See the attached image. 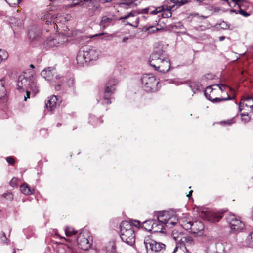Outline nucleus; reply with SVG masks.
<instances>
[{
	"instance_id": "obj_52",
	"label": "nucleus",
	"mask_w": 253,
	"mask_h": 253,
	"mask_svg": "<svg viewBox=\"0 0 253 253\" xmlns=\"http://www.w3.org/2000/svg\"><path fill=\"white\" fill-rule=\"evenodd\" d=\"M94 119L95 120V121H98L99 120L98 119L95 118V117L93 116H91L90 117V120L89 121V122L92 123V119ZM93 122H94V120L92 121V123H93Z\"/></svg>"
},
{
	"instance_id": "obj_34",
	"label": "nucleus",
	"mask_w": 253,
	"mask_h": 253,
	"mask_svg": "<svg viewBox=\"0 0 253 253\" xmlns=\"http://www.w3.org/2000/svg\"><path fill=\"white\" fill-rule=\"evenodd\" d=\"M29 89H30L34 94H36L38 93L39 89H38V86L37 84V83L34 82L33 80L31 81V83H30Z\"/></svg>"
},
{
	"instance_id": "obj_57",
	"label": "nucleus",
	"mask_w": 253,
	"mask_h": 253,
	"mask_svg": "<svg viewBox=\"0 0 253 253\" xmlns=\"http://www.w3.org/2000/svg\"><path fill=\"white\" fill-rule=\"evenodd\" d=\"M225 37L224 36H221L219 37V41H222L223 40H224L225 39Z\"/></svg>"
},
{
	"instance_id": "obj_18",
	"label": "nucleus",
	"mask_w": 253,
	"mask_h": 253,
	"mask_svg": "<svg viewBox=\"0 0 253 253\" xmlns=\"http://www.w3.org/2000/svg\"><path fill=\"white\" fill-rule=\"evenodd\" d=\"M55 69L52 67H48L43 70L41 72V76L46 80L52 82L54 80Z\"/></svg>"
},
{
	"instance_id": "obj_16",
	"label": "nucleus",
	"mask_w": 253,
	"mask_h": 253,
	"mask_svg": "<svg viewBox=\"0 0 253 253\" xmlns=\"http://www.w3.org/2000/svg\"><path fill=\"white\" fill-rule=\"evenodd\" d=\"M164 7V10H162L161 12V15L163 18H169L172 15L171 10H175L174 8V4H172L171 2L168 1L166 4L162 5Z\"/></svg>"
},
{
	"instance_id": "obj_19",
	"label": "nucleus",
	"mask_w": 253,
	"mask_h": 253,
	"mask_svg": "<svg viewBox=\"0 0 253 253\" xmlns=\"http://www.w3.org/2000/svg\"><path fill=\"white\" fill-rule=\"evenodd\" d=\"M60 102V101L58 100L56 96L53 95L47 100L45 106L47 110L51 111L56 108L57 105L59 104Z\"/></svg>"
},
{
	"instance_id": "obj_1",
	"label": "nucleus",
	"mask_w": 253,
	"mask_h": 253,
	"mask_svg": "<svg viewBox=\"0 0 253 253\" xmlns=\"http://www.w3.org/2000/svg\"><path fill=\"white\" fill-rule=\"evenodd\" d=\"M149 63L155 70L161 73L167 72L170 68L169 60L161 49H155L150 56Z\"/></svg>"
},
{
	"instance_id": "obj_42",
	"label": "nucleus",
	"mask_w": 253,
	"mask_h": 253,
	"mask_svg": "<svg viewBox=\"0 0 253 253\" xmlns=\"http://www.w3.org/2000/svg\"><path fill=\"white\" fill-rule=\"evenodd\" d=\"M75 80L73 78H70L68 81H67V84L70 87H72L74 86L75 85Z\"/></svg>"
},
{
	"instance_id": "obj_54",
	"label": "nucleus",
	"mask_w": 253,
	"mask_h": 253,
	"mask_svg": "<svg viewBox=\"0 0 253 253\" xmlns=\"http://www.w3.org/2000/svg\"><path fill=\"white\" fill-rule=\"evenodd\" d=\"M51 22H52V21H51L49 20H48V18H46V22H45V24H46V25L50 24H51Z\"/></svg>"
},
{
	"instance_id": "obj_25",
	"label": "nucleus",
	"mask_w": 253,
	"mask_h": 253,
	"mask_svg": "<svg viewBox=\"0 0 253 253\" xmlns=\"http://www.w3.org/2000/svg\"><path fill=\"white\" fill-rule=\"evenodd\" d=\"M184 235L185 234L182 232L178 231L176 229L173 230L171 233V236L176 242V244H179Z\"/></svg>"
},
{
	"instance_id": "obj_48",
	"label": "nucleus",
	"mask_w": 253,
	"mask_h": 253,
	"mask_svg": "<svg viewBox=\"0 0 253 253\" xmlns=\"http://www.w3.org/2000/svg\"><path fill=\"white\" fill-rule=\"evenodd\" d=\"M26 92V96H24V100L26 101L27 98H30V91L29 90V89H25Z\"/></svg>"
},
{
	"instance_id": "obj_30",
	"label": "nucleus",
	"mask_w": 253,
	"mask_h": 253,
	"mask_svg": "<svg viewBox=\"0 0 253 253\" xmlns=\"http://www.w3.org/2000/svg\"><path fill=\"white\" fill-rule=\"evenodd\" d=\"M7 94L6 89L4 85V82L3 80H0V99L3 98Z\"/></svg>"
},
{
	"instance_id": "obj_8",
	"label": "nucleus",
	"mask_w": 253,
	"mask_h": 253,
	"mask_svg": "<svg viewBox=\"0 0 253 253\" xmlns=\"http://www.w3.org/2000/svg\"><path fill=\"white\" fill-rule=\"evenodd\" d=\"M144 243L147 253H157L164 250L166 248L164 244L151 239L145 240Z\"/></svg>"
},
{
	"instance_id": "obj_50",
	"label": "nucleus",
	"mask_w": 253,
	"mask_h": 253,
	"mask_svg": "<svg viewBox=\"0 0 253 253\" xmlns=\"http://www.w3.org/2000/svg\"><path fill=\"white\" fill-rule=\"evenodd\" d=\"M133 224L136 227H140L141 226L140 222L137 220H135L134 223H133Z\"/></svg>"
},
{
	"instance_id": "obj_9",
	"label": "nucleus",
	"mask_w": 253,
	"mask_h": 253,
	"mask_svg": "<svg viewBox=\"0 0 253 253\" xmlns=\"http://www.w3.org/2000/svg\"><path fill=\"white\" fill-rule=\"evenodd\" d=\"M141 13L136 10H133L124 16L120 17L119 20H123L125 25H128L134 27H137L139 25V18L138 15Z\"/></svg>"
},
{
	"instance_id": "obj_41",
	"label": "nucleus",
	"mask_w": 253,
	"mask_h": 253,
	"mask_svg": "<svg viewBox=\"0 0 253 253\" xmlns=\"http://www.w3.org/2000/svg\"><path fill=\"white\" fill-rule=\"evenodd\" d=\"M0 239L3 243H7L9 242V240L6 236L5 234L3 232L0 233Z\"/></svg>"
},
{
	"instance_id": "obj_5",
	"label": "nucleus",
	"mask_w": 253,
	"mask_h": 253,
	"mask_svg": "<svg viewBox=\"0 0 253 253\" xmlns=\"http://www.w3.org/2000/svg\"><path fill=\"white\" fill-rule=\"evenodd\" d=\"M156 220L159 224H162L163 226V230L165 226L171 227L177 223L178 219L175 216H172L167 211H159L156 214Z\"/></svg>"
},
{
	"instance_id": "obj_20",
	"label": "nucleus",
	"mask_w": 253,
	"mask_h": 253,
	"mask_svg": "<svg viewBox=\"0 0 253 253\" xmlns=\"http://www.w3.org/2000/svg\"><path fill=\"white\" fill-rule=\"evenodd\" d=\"M28 36L31 41H37L40 39L42 36L41 30L37 28H32L28 33Z\"/></svg>"
},
{
	"instance_id": "obj_64",
	"label": "nucleus",
	"mask_w": 253,
	"mask_h": 253,
	"mask_svg": "<svg viewBox=\"0 0 253 253\" xmlns=\"http://www.w3.org/2000/svg\"><path fill=\"white\" fill-rule=\"evenodd\" d=\"M252 212H253V208H252Z\"/></svg>"
},
{
	"instance_id": "obj_28",
	"label": "nucleus",
	"mask_w": 253,
	"mask_h": 253,
	"mask_svg": "<svg viewBox=\"0 0 253 253\" xmlns=\"http://www.w3.org/2000/svg\"><path fill=\"white\" fill-rule=\"evenodd\" d=\"M233 2L235 3V4H237L239 8V10L238 11V13L245 16V17H248L249 16V14L246 12H245L244 10L242 9L241 8V3L243 2L244 1V0H231Z\"/></svg>"
},
{
	"instance_id": "obj_40",
	"label": "nucleus",
	"mask_w": 253,
	"mask_h": 253,
	"mask_svg": "<svg viewBox=\"0 0 253 253\" xmlns=\"http://www.w3.org/2000/svg\"><path fill=\"white\" fill-rule=\"evenodd\" d=\"M241 116L242 120L245 123H247L250 120V117L249 116L248 113H242L241 114Z\"/></svg>"
},
{
	"instance_id": "obj_62",
	"label": "nucleus",
	"mask_w": 253,
	"mask_h": 253,
	"mask_svg": "<svg viewBox=\"0 0 253 253\" xmlns=\"http://www.w3.org/2000/svg\"><path fill=\"white\" fill-rule=\"evenodd\" d=\"M59 41L58 40V38H57V41H54V42H58Z\"/></svg>"
},
{
	"instance_id": "obj_3",
	"label": "nucleus",
	"mask_w": 253,
	"mask_h": 253,
	"mask_svg": "<svg viewBox=\"0 0 253 253\" xmlns=\"http://www.w3.org/2000/svg\"><path fill=\"white\" fill-rule=\"evenodd\" d=\"M120 228L122 240L129 245L134 244L135 234L132 225L127 221H123L121 222Z\"/></svg>"
},
{
	"instance_id": "obj_4",
	"label": "nucleus",
	"mask_w": 253,
	"mask_h": 253,
	"mask_svg": "<svg viewBox=\"0 0 253 253\" xmlns=\"http://www.w3.org/2000/svg\"><path fill=\"white\" fill-rule=\"evenodd\" d=\"M159 83V80L152 74H144L141 78L142 87L147 92H153L157 91L158 89L157 86Z\"/></svg>"
},
{
	"instance_id": "obj_39",
	"label": "nucleus",
	"mask_w": 253,
	"mask_h": 253,
	"mask_svg": "<svg viewBox=\"0 0 253 253\" xmlns=\"http://www.w3.org/2000/svg\"><path fill=\"white\" fill-rule=\"evenodd\" d=\"M5 1L11 6H14L18 4L21 0H5Z\"/></svg>"
},
{
	"instance_id": "obj_58",
	"label": "nucleus",
	"mask_w": 253,
	"mask_h": 253,
	"mask_svg": "<svg viewBox=\"0 0 253 253\" xmlns=\"http://www.w3.org/2000/svg\"><path fill=\"white\" fill-rule=\"evenodd\" d=\"M89 253H96V251L95 250H91V251L89 252Z\"/></svg>"
},
{
	"instance_id": "obj_49",
	"label": "nucleus",
	"mask_w": 253,
	"mask_h": 253,
	"mask_svg": "<svg viewBox=\"0 0 253 253\" xmlns=\"http://www.w3.org/2000/svg\"><path fill=\"white\" fill-rule=\"evenodd\" d=\"M224 123H226L228 125H231L234 123V119L232 118L230 120H228L226 121H224Z\"/></svg>"
},
{
	"instance_id": "obj_31",
	"label": "nucleus",
	"mask_w": 253,
	"mask_h": 253,
	"mask_svg": "<svg viewBox=\"0 0 253 253\" xmlns=\"http://www.w3.org/2000/svg\"><path fill=\"white\" fill-rule=\"evenodd\" d=\"M99 2L103 3L101 0H92L90 4L92 6V10L94 12L100 11Z\"/></svg>"
},
{
	"instance_id": "obj_35",
	"label": "nucleus",
	"mask_w": 253,
	"mask_h": 253,
	"mask_svg": "<svg viewBox=\"0 0 253 253\" xmlns=\"http://www.w3.org/2000/svg\"><path fill=\"white\" fill-rule=\"evenodd\" d=\"M65 232L67 236H71L72 235L75 234L77 233V231L72 227H67L65 230Z\"/></svg>"
},
{
	"instance_id": "obj_63",
	"label": "nucleus",
	"mask_w": 253,
	"mask_h": 253,
	"mask_svg": "<svg viewBox=\"0 0 253 253\" xmlns=\"http://www.w3.org/2000/svg\"><path fill=\"white\" fill-rule=\"evenodd\" d=\"M115 248V245H112V248Z\"/></svg>"
},
{
	"instance_id": "obj_38",
	"label": "nucleus",
	"mask_w": 253,
	"mask_h": 253,
	"mask_svg": "<svg viewBox=\"0 0 253 253\" xmlns=\"http://www.w3.org/2000/svg\"><path fill=\"white\" fill-rule=\"evenodd\" d=\"M121 5L122 7L125 9H128L134 7L135 4L133 1H131L130 2H122Z\"/></svg>"
},
{
	"instance_id": "obj_22",
	"label": "nucleus",
	"mask_w": 253,
	"mask_h": 253,
	"mask_svg": "<svg viewBox=\"0 0 253 253\" xmlns=\"http://www.w3.org/2000/svg\"><path fill=\"white\" fill-rule=\"evenodd\" d=\"M179 245L184 246L186 248L190 247L194 245V241L192 237L189 235H185L184 237L182 238L181 241L179 243Z\"/></svg>"
},
{
	"instance_id": "obj_51",
	"label": "nucleus",
	"mask_w": 253,
	"mask_h": 253,
	"mask_svg": "<svg viewBox=\"0 0 253 253\" xmlns=\"http://www.w3.org/2000/svg\"><path fill=\"white\" fill-rule=\"evenodd\" d=\"M222 218V216H216L213 219V221L214 222V221H216V222H218L220 219Z\"/></svg>"
},
{
	"instance_id": "obj_45",
	"label": "nucleus",
	"mask_w": 253,
	"mask_h": 253,
	"mask_svg": "<svg viewBox=\"0 0 253 253\" xmlns=\"http://www.w3.org/2000/svg\"><path fill=\"white\" fill-rule=\"evenodd\" d=\"M62 78H63V76H62L61 75H60L59 74H57L55 72L54 76V80H53V81L52 82H56V80H60V79H61Z\"/></svg>"
},
{
	"instance_id": "obj_37",
	"label": "nucleus",
	"mask_w": 253,
	"mask_h": 253,
	"mask_svg": "<svg viewBox=\"0 0 253 253\" xmlns=\"http://www.w3.org/2000/svg\"><path fill=\"white\" fill-rule=\"evenodd\" d=\"M8 57V53L2 49H0V63L3 60H6Z\"/></svg>"
},
{
	"instance_id": "obj_29",
	"label": "nucleus",
	"mask_w": 253,
	"mask_h": 253,
	"mask_svg": "<svg viewBox=\"0 0 253 253\" xmlns=\"http://www.w3.org/2000/svg\"><path fill=\"white\" fill-rule=\"evenodd\" d=\"M190 0H169L172 4H174V8L177 9L178 7L183 5L188 2Z\"/></svg>"
},
{
	"instance_id": "obj_14",
	"label": "nucleus",
	"mask_w": 253,
	"mask_h": 253,
	"mask_svg": "<svg viewBox=\"0 0 253 253\" xmlns=\"http://www.w3.org/2000/svg\"><path fill=\"white\" fill-rule=\"evenodd\" d=\"M33 80V76L25 77L24 75H20L18 78L17 83V89L23 90L29 89L30 83Z\"/></svg>"
},
{
	"instance_id": "obj_7",
	"label": "nucleus",
	"mask_w": 253,
	"mask_h": 253,
	"mask_svg": "<svg viewBox=\"0 0 253 253\" xmlns=\"http://www.w3.org/2000/svg\"><path fill=\"white\" fill-rule=\"evenodd\" d=\"M117 84L114 78L110 79L106 83L103 95V104H109L111 103V96L116 90L115 86Z\"/></svg>"
},
{
	"instance_id": "obj_56",
	"label": "nucleus",
	"mask_w": 253,
	"mask_h": 253,
	"mask_svg": "<svg viewBox=\"0 0 253 253\" xmlns=\"http://www.w3.org/2000/svg\"><path fill=\"white\" fill-rule=\"evenodd\" d=\"M192 192L193 190H190L189 192V194L187 195V196L190 197L191 196Z\"/></svg>"
},
{
	"instance_id": "obj_24",
	"label": "nucleus",
	"mask_w": 253,
	"mask_h": 253,
	"mask_svg": "<svg viewBox=\"0 0 253 253\" xmlns=\"http://www.w3.org/2000/svg\"><path fill=\"white\" fill-rule=\"evenodd\" d=\"M163 10H164V7H162V6L156 7L154 10H151L150 7H148L142 9L141 13L145 14L149 13L152 15H156L161 12Z\"/></svg>"
},
{
	"instance_id": "obj_17",
	"label": "nucleus",
	"mask_w": 253,
	"mask_h": 253,
	"mask_svg": "<svg viewBox=\"0 0 253 253\" xmlns=\"http://www.w3.org/2000/svg\"><path fill=\"white\" fill-rule=\"evenodd\" d=\"M244 107L249 108L251 110L253 109V98L250 96H247L242 99L239 103V109L240 111L244 109Z\"/></svg>"
},
{
	"instance_id": "obj_26",
	"label": "nucleus",
	"mask_w": 253,
	"mask_h": 253,
	"mask_svg": "<svg viewBox=\"0 0 253 253\" xmlns=\"http://www.w3.org/2000/svg\"><path fill=\"white\" fill-rule=\"evenodd\" d=\"M172 253H190L187 248L184 246L180 245L179 244H176V246Z\"/></svg>"
},
{
	"instance_id": "obj_21",
	"label": "nucleus",
	"mask_w": 253,
	"mask_h": 253,
	"mask_svg": "<svg viewBox=\"0 0 253 253\" xmlns=\"http://www.w3.org/2000/svg\"><path fill=\"white\" fill-rule=\"evenodd\" d=\"M53 16H51V17L53 18ZM68 20L66 17H65L64 16L61 15L60 14H58L54 18V20L53 21V23L54 24V27L55 29L58 28V25L62 24L64 23L67 21Z\"/></svg>"
},
{
	"instance_id": "obj_44",
	"label": "nucleus",
	"mask_w": 253,
	"mask_h": 253,
	"mask_svg": "<svg viewBox=\"0 0 253 253\" xmlns=\"http://www.w3.org/2000/svg\"><path fill=\"white\" fill-rule=\"evenodd\" d=\"M220 27L223 29H227L229 28V25L224 21H223L220 24Z\"/></svg>"
},
{
	"instance_id": "obj_43",
	"label": "nucleus",
	"mask_w": 253,
	"mask_h": 253,
	"mask_svg": "<svg viewBox=\"0 0 253 253\" xmlns=\"http://www.w3.org/2000/svg\"><path fill=\"white\" fill-rule=\"evenodd\" d=\"M81 2H82V0H72L71 6H76V5H79Z\"/></svg>"
},
{
	"instance_id": "obj_33",
	"label": "nucleus",
	"mask_w": 253,
	"mask_h": 253,
	"mask_svg": "<svg viewBox=\"0 0 253 253\" xmlns=\"http://www.w3.org/2000/svg\"><path fill=\"white\" fill-rule=\"evenodd\" d=\"M20 190L25 195H29L32 194L31 189L27 184L22 185L20 187Z\"/></svg>"
},
{
	"instance_id": "obj_2",
	"label": "nucleus",
	"mask_w": 253,
	"mask_h": 253,
	"mask_svg": "<svg viewBox=\"0 0 253 253\" xmlns=\"http://www.w3.org/2000/svg\"><path fill=\"white\" fill-rule=\"evenodd\" d=\"M100 51L94 47H86L80 51L77 55V64L81 66H87L91 61L98 59Z\"/></svg>"
},
{
	"instance_id": "obj_27",
	"label": "nucleus",
	"mask_w": 253,
	"mask_h": 253,
	"mask_svg": "<svg viewBox=\"0 0 253 253\" xmlns=\"http://www.w3.org/2000/svg\"><path fill=\"white\" fill-rule=\"evenodd\" d=\"M54 41H57V38L50 36L46 40L45 43L49 47L58 46L60 45V42H54Z\"/></svg>"
},
{
	"instance_id": "obj_6",
	"label": "nucleus",
	"mask_w": 253,
	"mask_h": 253,
	"mask_svg": "<svg viewBox=\"0 0 253 253\" xmlns=\"http://www.w3.org/2000/svg\"><path fill=\"white\" fill-rule=\"evenodd\" d=\"M92 238L86 230H82L77 238L78 246L84 250H88L92 245Z\"/></svg>"
},
{
	"instance_id": "obj_46",
	"label": "nucleus",
	"mask_w": 253,
	"mask_h": 253,
	"mask_svg": "<svg viewBox=\"0 0 253 253\" xmlns=\"http://www.w3.org/2000/svg\"><path fill=\"white\" fill-rule=\"evenodd\" d=\"M213 85V86H218L219 88L221 90V91H223L224 89L226 87V86L223 84H214V85Z\"/></svg>"
},
{
	"instance_id": "obj_23",
	"label": "nucleus",
	"mask_w": 253,
	"mask_h": 253,
	"mask_svg": "<svg viewBox=\"0 0 253 253\" xmlns=\"http://www.w3.org/2000/svg\"><path fill=\"white\" fill-rule=\"evenodd\" d=\"M9 22L14 31L17 29V27H21L23 24L22 20L15 17L10 18Z\"/></svg>"
},
{
	"instance_id": "obj_53",
	"label": "nucleus",
	"mask_w": 253,
	"mask_h": 253,
	"mask_svg": "<svg viewBox=\"0 0 253 253\" xmlns=\"http://www.w3.org/2000/svg\"><path fill=\"white\" fill-rule=\"evenodd\" d=\"M61 84H58L57 85H55V88L57 90H59L61 89Z\"/></svg>"
},
{
	"instance_id": "obj_55",
	"label": "nucleus",
	"mask_w": 253,
	"mask_h": 253,
	"mask_svg": "<svg viewBox=\"0 0 253 253\" xmlns=\"http://www.w3.org/2000/svg\"><path fill=\"white\" fill-rule=\"evenodd\" d=\"M103 35H104V33H100L94 35L92 36L91 37H95V36H102Z\"/></svg>"
},
{
	"instance_id": "obj_47",
	"label": "nucleus",
	"mask_w": 253,
	"mask_h": 253,
	"mask_svg": "<svg viewBox=\"0 0 253 253\" xmlns=\"http://www.w3.org/2000/svg\"><path fill=\"white\" fill-rule=\"evenodd\" d=\"M6 161L10 165H13L14 163V160L11 157H8L6 158Z\"/></svg>"
},
{
	"instance_id": "obj_10",
	"label": "nucleus",
	"mask_w": 253,
	"mask_h": 253,
	"mask_svg": "<svg viewBox=\"0 0 253 253\" xmlns=\"http://www.w3.org/2000/svg\"><path fill=\"white\" fill-rule=\"evenodd\" d=\"M162 224H159L156 219H148L142 223V227L145 230L153 232H164Z\"/></svg>"
},
{
	"instance_id": "obj_12",
	"label": "nucleus",
	"mask_w": 253,
	"mask_h": 253,
	"mask_svg": "<svg viewBox=\"0 0 253 253\" xmlns=\"http://www.w3.org/2000/svg\"><path fill=\"white\" fill-rule=\"evenodd\" d=\"M226 220L233 232L239 231L244 228L243 223L239 219H237L234 215H229L226 217Z\"/></svg>"
},
{
	"instance_id": "obj_36",
	"label": "nucleus",
	"mask_w": 253,
	"mask_h": 253,
	"mask_svg": "<svg viewBox=\"0 0 253 253\" xmlns=\"http://www.w3.org/2000/svg\"><path fill=\"white\" fill-rule=\"evenodd\" d=\"M56 37L57 38H58V40L59 41L58 42H60V45L62 44L68 40L67 37L62 33L59 34L58 36H56Z\"/></svg>"
},
{
	"instance_id": "obj_61",
	"label": "nucleus",
	"mask_w": 253,
	"mask_h": 253,
	"mask_svg": "<svg viewBox=\"0 0 253 253\" xmlns=\"http://www.w3.org/2000/svg\"><path fill=\"white\" fill-rule=\"evenodd\" d=\"M204 0H196L197 1H199V2H202L203 1H204Z\"/></svg>"
},
{
	"instance_id": "obj_60",
	"label": "nucleus",
	"mask_w": 253,
	"mask_h": 253,
	"mask_svg": "<svg viewBox=\"0 0 253 253\" xmlns=\"http://www.w3.org/2000/svg\"><path fill=\"white\" fill-rule=\"evenodd\" d=\"M30 67L31 68H34V66L33 64H31V65H30Z\"/></svg>"
},
{
	"instance_id": "obj_13",
	"label": "nucleus",
	"mask_w": 253,
	"mask_h": 253,
	"mask_svg": "<svg viewBox=\"0 0 253 253\" xmlns=\"http://www.w3.org/2000/svg\"><path fill=\"white\" fill-rule=\"evenodd\" d=\"M212 87L213 85H209L207 86L206 88V89L204 92V94L206 98L208 99L209 100H210L211 101L214 103H217L222 101L232 99V98L229 95L227 98L215 97L214 98H212V96H211V95L213 94V91L214 90V89Z\"/></svg>"
},
{
	"instance_id": "obj_15",
	"label": "nucleus",
	"mask_w": 253,
	"mask_h": 253,
	"mask_svg": "<svg viewBox=\"0 0 253 253\" xmlns=\"http://www.w3.org/2000/svg\"><path fill=\"white\" fill-rule=\"evenodd\" d=\"M173 83L177 85L182 84H188L194 93H196L197 91H200L201 86L200 83L198 82H191L188 80L185 81L184 83L178 81H174Z\"/></svg>"
},
{
	"instance_id": "obj_32",
	"label": "nucleus",
	"mask_w": 253,
	"mask_h": 253,
	"mask_svg": "<svg viewBox=\"0 0 253 253\" xmlns=\"http://www.w3.org/2000/svg\"><path fill=\"white\" fill-rule=\"evenodd\" d=\"M112 18L107 16H103L100 22V25L103 27L108 26L112 22Z\"/></svg>"
},
{
	"instance_id": "obj_59",
	"label": "nucleus",
	"mask_w": 253,
	"mask_h": 253,
	"mask_svg": "<svg viewBox=\"0 0 253 253\" xmlns=\"http://www.w3.org/2000/svg\"><path fill=\"white\" fill-rule=\"evenodd\" d=\"M211 75L207 74V76H206V78L207 79H210L211 78Z\"/></svg>"
},
{
	"instance_id": "obj_11",
	"label": "nucleus",
	"mask_w": 253,
	"mask_h": 253,
	"mask_svg": "<svg viewBox=\"0 0 253 253\" xmlns=\"http://www.w3.org/2000/svg\"><path fill=\"white\" fill-rule=\"evenodd\" d=\"M183 227L187 230H189V232L193 234H202V231L204 230V226L203 223L199 220L195 221H189L182 225Z\"/></svg>"
}]
</instances>
